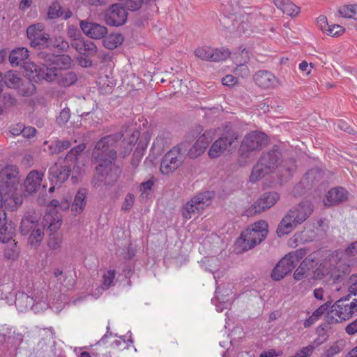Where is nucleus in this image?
Returning <instances> with one entry per match:
<instances>
[{
  "instance_id": "obj_1",
  "label": "nucleus",
  "mask_w": 357,
  "mask_h": 357,
  "mask_svg": "<svg viewBox=\"0 0 357 357\" xmlns=\"http://www.w3.org/2000/svg\"><path fill=\"white\" fill-rule=\"evenodd\" d=\"M123 136L122 131L106 135L96 142L92 152L93 160L98 163L96 172L101 178L100 182L113 185L119 178L121 170L115 164L116 147Z\"/></svg>"
},
{
  "instance_id": "obj_2",
  "label": "nucleus",
  "mask_w": 357,
  "mask_h": 357,
  "mask_svg": "<svg viewBox=\"0 0 357 357\" xmlns=\"http://www.w3.org/2000/svg\"><path fill=\"white\" fill-rule=\"evenodd\" d=\"M313 206L309 202H302L291 207L280 221L277 229L278 236L287 235L304 222L312 214Z\"/></svg>"
},
{
  "instance_id": "obj_3",
  "label": "nucleus",
  "mask_w": 357,
  "mask_h": 357,
  "mask_svg": "<svg viewBox=\"0 0 357 357\" xmlns=\"http://www.w3.org/2000/svg\"><path fill=\"white\" fill-rule=\"evenodd\" d=\"M282 162V154L278 149L263 153L257 163L253 167L250 181L252 183L260 180L265 175L272 172Z\"/></svg>"
},
{
  "instance_id": "obj_4",
  "label": "nucleus",
  "mask_w": 357,
  "mask_h": 357,
  "mask_svg": "<svg viewBox=\"0 0 357 357\" xmlns=\"http://www.w3.org/2000/svg\"><path fill=\"white\" fill-rule=\"evenodd\" d=\"M85 149L84 144H79L71 149L67 153L64 165L55 163L49 169V179L52 184L60 186L70 176V167L67 164L69 162H75L78 155Z\"/></svg>"
},
{
  "instance_id": "obj_5",
  "label": "nucleus",
  "mask_w": 357,
  "mask_h": 357,
  "mask_svg": "<svg viewBox=\"0 0 357 357\" xmlns=\"http://www.w3.org/2000/svg\"><path fill=\"white\" fill-rule=\"evenodd\" d=\"M61 224L62 219L58 213L54 211L46 213L43 216L41 224L29 234V244L35 248H38L44 238V229L47 227V230L50 231V235H52L59 230Z\"/></svg>"
},
{
  "instance_id": "obj_6",
  "label": "nucleus",
  "mask_w": 357,
  "mask_h": 357,
  "mask_svg": "<svg viewBox=\"0 0 357 357\" xmlns=\"http://www.w3.org/2000/svg\"><path fill=\"white\" fill-rule=\"evenodd\" d=\"M267 234V222L265 220H259L244 230L237 243L243 250L247 251L264 241Z\"/></svg>"
},
{
  "instance_id": "obj_7",
  "label": "nucleus",
  "mask_w": 357,
  "mask_h": 357,
  "mask_svg": "<svg viewBox=\"0 0 357 357\" xmlns=\"http://www.w3.org/2000/svg\"><path fill=\"white\" fill-rule=\"evenodd\" d=\"M356 312H357V298L353 299L349 302L347 298H341L337 301L331 306L330 311L326 313V321L333 324L349 319Z\"/></svg>"
},
{
  "instance_id": "obj_8",
  "label": "nucleus",
  "mask_w": 357,
  "mask_h": 357,
  "mask_svg": "<svg viewBox=\"0 0 357 357\" xmlns=\"http://www.w3.org/2000/svg\"><path fill=\"white\" fill-rule=\"evenodd\" d=\"M184 143L178 144L170 149L162 157L160 170L164 175H169L174 172L184 162L185 156L183 153Z\"/></svg>"
},
{
  "instance_id": "obj_9",
  "label": "nucleus",
  "mask_w": 357,
  "mask_h": 357,
  "mask_svg": "<svg viewBox=\"0 0 357 357\" xmlns=\"http://www.w3.org/2000/svg\"><path fill=\"white\" fill-rule=\"evenodd\" d=\"M213 197V193L209 191L196 195L183 206L182 209L183 218L188 220L193 215L198 214L200 211L209 205Z\"/></svg>"
},
{
  "instance_id": "obj_10",
  "label": "nucleus",
  "mask_w": 357,
  "mask_h": 357,
  "mask_svg": "<svg viewBox=\"0 0 357 357\" xmlns=\"http://www.w3.org/2000/svg\"><path fill=\"white\" fill-rule=\"evenodd\" d=\"M266 142V136L264 132L253 131L248 133L243 138L239 153L241 156L248 158L251 152L261 150Z\"/></svg>"
},
{
  "instance_id": "obj_11",
  "label": "nucleus",
  "mask_w": 357,
  "mask_h": 357,
  "mask_svg": "<svg viewBox=\"0 0 357 357\" xmlns=\"http://www.w3.org/2000/svg\"><path fill=\"white\" fill-rule=\"evenodd\" d=\"M20 178L18 169L15 166L8 165L0 172V190L4 194L17 191Z\"/></svg>"
},
{
  "instance_id": "obj_12",
  "label": "nucleus",
  "mask_w": 357,
  "mask_h": 357,
  "mask_svg": "<svg viewBox=\"0 0 357 357\" xmlns=\"http://www.w3.org/2000/svg\"><path fill=\"white\" fill-rule=\"evenodd\" d=\"M23 68L25 75L30 81L35 82H40L43 80L51 82L55 75L52 73L53 71L47 68L45 62L43 66H37L31 61L24 62Z\"/></svg>"
},
{
  "instance_id": "obj_13",
  "label": "nucleus",
  "mask_w": 357,
  "mask_h": 357,
  "mask_svg": "<svg viewBox=\"0 0 357 357\" xmlns=\"http://www.w3.org/2000/svg\"><path fill=\"white\" fill-rule=\"evenodd\" d=\"M27 37L31 45L35 48L50 47V36L44 31V26L41 24L29 26L26 29Z\"/></svg>"
},
{
  "instance_id": "obj_14",
  "label": "nucleus",
  "mask_w": 357,
  "mask_h": 357,
  "mask_svg": "<svg viewBox=\"0 0 357 357\" xmlns=\"http://www.w3.org/2000/svg\"><path fill=\"white\" fill-rule=\"evenodd\" d=\"M237 139L234 132H228L225 136L216 139L210 147L208 155L210 158H217L226 151L231 150L233 143Z\"/></svg>"
},
{
  "instance_id": "obj_15",
  "label": "nucleus",
  "mask_w": 357,
  "mask_h": 357,
  "mask_svg": "<svg viewBox=\"0 0 357 357\" xmlns=\"http://www.w3.org/2000/svg\"><path fill=\"white\" fill-rule=\"evenodd\" d=\"M280 199V195L276 192H268L264 193L247 211L246 215H253L260 213L273 206H274Z\"/></svg>"
},
{
  "instance_id": "obj_16",
  "label": "nucleus",
  "mask_w": 357,
  "mask_h": 357,
  "mask_svg": "<svg viewBox=\"0 0 357 357\" xmlns=\"http://www.w3.org/2000/svg\"><path fill=\"white\" fill-rule=\"evenodd\" d=\"M40 340L33 349L36 357H45L54 344L55 333L52 328L40 331Z\"/></svg>"
},
{
  "instance_id": "obj_17",
  "label": "nucleus",
  "mask_w": 357,
  "mask_h": 357,
  "mask_svg": "<svg viewBox=\"0 0 357 357\" xmlns=\"http://www.w3.org/2000/svg\"><path fill=\"white\" fill-rule=\"evenodd\" d=\"M128 17V12L120 3L112 5L105 14V23L112 26L123 25Z\"/></svg>"
},
{
  "instance_id": "obj_18",
  "label": "nucleus",
  "mask_w": 357,
  "mask_h": 357,
  "mask_svg": "<svg viewBox=\"0 0 357 357\" xmlns=\"http://www.w3.org/2000/svg\"><path fill=\"white\" fill-rule=\"evenodd\" d=\"M195 54L202 60L218 62L227 59L229 56L230 52L227 49L214 50L210 47L204 46L197 48Z\"/></svg>"
},
{
  "instance_id": "obj_19",
  "label": "nucleus",
  "mask_w": 357,
  "mask_h": 357,
  "mask_svg": "<svg viewBox=\"0 0 357 357\" xmlns=\"http://www.w3.org/2000/svg\"><path fill=\"white\" fill-rule=\"evenodd\" d=\"M40 57L46 63L47 68H55L62 70L70 67L72 59L67 54H54L41 52Z\"/></svg>"
},
{
  "instance_id": "obj_20",
  "label": "nucleus",
  "mask_w": 357,
  "mask_h": 357,
  "mask_svg": "<svg viewBox=\"0 0 357 357\" xmlns=\"http://www.w3.org/2000/svg\"><path fill=\"white\" fill-rule=\"evenodd\" d=\"M213 130L205 131L201 136H199L193 146L188 151L189 157L190 158H196L202 155L209 143L213 140Z\"/></svg>"
},
{
  "instance_id": "obj_21",
  "label": "nucleus",
  "mask_w": 357,
  "mask_h": 357,
  "mask_svg": "<svg viewBox=\"0 0 357 357\" xmlns=\"http://www.w3.org/2000/svg\"><path fill=\"white\" fill-rule=\"evenodd\" d=\"M349 192L342 187L332 188L326 194L324 199V205L332 206L345 202L349 199Z\"/></svg>"
},
{
  "instance_id": "obj_22",
  "label": "nucleus",
  "mask_w": 357,
  "mask_h": 357,
  "mask_svg": "<svg viewBox=\"0 0 357 357\" xmlns=\"http://www.w3.org/2000/svg\"><path fill=\"white\" fill-rule=\"evenodd\" d=\"M79 26L87 36L93 39L102 38L107 33V29L105 26L97 23L81 20Z\"/></svg>"
},
{
  "instance_id": "obj_23",
  "label": "nucleus",
  "mask_w": 357,
  "mask_h": 357,
  "mask_svg": "<svg viewBox=\"0 0 357 357\" xmlns=\"http://www.w3.org/2000/svg\"><path fill=\"white\" fill-rule=\"evenodd\" d=\"M295 266L292 259L286 255L273 270L271 277L274 280L279 281L290 273Z\"/></svg>"
},
{
  "instance_id": "obj_24",
  "label": "nucleus",
  "mask_w": 357,
  "mask_h": 357,
  "mask_svg": "<svg viewBox=\"0 0 357 357\" xmlns=\"http://www.w3.org/2000/svg\"><path fill=\"white\" fill-rule=\"evenodd\" d=\"M255 84L262 89L275 87L278 84V78L270 71L259 70L254 75Z\"/></svg>"
},
{
  "instance_id": "obj_25",
  "label": "nucleus",
  "mask_w": 357,
  "mask_h": 357,
  "mask_svg": "<svg viewBox=\"0 0 357 357\" xmlns=\"http://www.w3.org/2000/svg\"><path fill=\"white\" fill-rule=\"evenodd\" d=\"M43 176V172L36 170L30 172L24 183L25 192L28 195L36 192L40 187Z\"/></svg>"
},
{
  "instance_id": "obj_26",
  "label": "nucleus",
  "mask_w": 357,
  "mask_h": 357,
  "mask_svg": "<svg viewBox=\"0 0 357 357\" xmlns=\"http://www.w3.org/2000/svg\"><path fill=\"white\" fill-rule=\"evenodd\" d=\"M52 73L55 74L51 82L56 81L58 84L63 87H68L75 84L77 79L76 74L73 71L58 70L55 68H50Z\"/></svg>"
},
{
  "instance_id": "obj_27",
  "label": "nucleus",
  "mask_w": 357,
  "mask_h": 357,
  "mask_svg": "<svg viewBox=\"0 0 357 357\" xmlns=\"http://www.w3.org/2000/svg\"><path fill=\"white\" fill-rule=\"evenodd\" d=\"M317 266V262L310 256L306 257L297 268L294 273V278L296 280H301L310 275Z\"/></svg>"
},
{
  "instance_id": "obj_28",
  "label": "nucleus",
  "mask_w": 357,
  "mask_h": 357,
  "mask_svg": "<svg viewBox=\"0 0 357 357\" xmlns=\"http://www.w3.org/2000/svg\"><path fill=\"white\" fill-rule=\"evenodd\" d=\"M71 45L78 52L86 56L94 55L97 52L95 43L89 40H75Z\"/></svg>"
},
{
  "instance_id": "obj_29",
  "label": "nucleus",
  "mask_w": 357,
  "mask_h": 357,
  "mask_svg": "<svg viewBox=\"0 0 357 357\" xmlns=\"http://www.w3.org/2000/svg\"><path fill=\"white\" fill-rule=\"evenodd\" d=\"M29 52L26 47H17L13 50L9 54V62L12 66H18L24 62L28 61Z\"/></svg>"
},
{
  "instance_id": "obj_30",
  "label": "nucleus",
  "mask_w": 357,
  "mask_h": 357,
  "mask_svg": "<svg viewBox=\"0 0 357 357\" xmlns=\"http://www.w3.org/2000/svg\"><path fill=\"white\" fill-rule=\"evenodd\" d=\"M139 132L138 131H134L131 134L129 139H124L121 142V149H122V150L119 151V155L121 157L125 158L131 153V151L132 150V146L137 142V141L139 138Z\"/></svg>"
},
{
  "instance_id": "obj_31",
  "label": "nucleus",
  "mask_w": 357,
  "mask_h": 357,
  "mask_svg": "<svg viewBox=\"0 0 357 357\" xmlns=\"http://www.w3.org/2000/svg\"><path fill=\"white\" fill-rule=\"evenodd\" d=\"M40 225L36 218L29 215L23 218L20 222V230L22 235H29Z\"/></svg>"
},
{
  "instance_id": "obj_32",
  "label": "nucleus",
  "mask_w": 357,
  "mask_h": 357,
  "mask_svg": "<svg viewBox=\"0 0 357 357\" xmlns=\"http://www.w3.org/2000/svg\"><path fill=\"white\" fill-rule=\"evenodd\" d=\"M3 205L8 207L11 211L17 209L23 202L22 196L14 191L10 194H5Z\"/></svg>"
},
{
  "instance_id": "obj_33",
  "label": "nucleus",
  "mask_w": 357,
  "mask_h": 357,
  "mask_svg": "<svg viewBox=\"0 0 357 357\" xmlns=\"http://www.w3.org/2000/svg\"><path fill=\"white\" fill-rule=\"evenodd\" d=\"M6 245L3 248V256L5 258L10 260H15L17 259L20 253V249L17 246V243L15 240H9L6 242Z\"/></svg>"
},
{
  "instance_id": "obj_34",
  "label": "nucleus",
  "mask_w": 357,
  "mask_h": 357,
  "mask_svg": "<svg viewBox=\"0 0 357 357\" xmlns=\"http://www.w3.org/2000/svg\"><path fill=\"white\" fill-rule=\"evenodd\" d=\"M86 190L80 189L77 192L72 204V211L76 214L80 213L86 204Z\"/></svg>"
},
{
  "instance_id": "obj_35",
  "label": "nucleus",
  "mask_w": 357,
  "mask_h": 357,
  "mask_svg": "<svg viewBox=\"0 0 357 357\" xmlns=\"http://www.w3.org/2000/svg\"><path fill=\"white\" fill-rule=\"evenodd\" d=\"M124 38L122 34L116 33H112L103 39L104 46L109 50H114L122 44Z\"/></svg>"
},
{
  "instance_id": "obj_36",
  "label": "nucleus",
  "mask_w": 357,
  "mask_h": 357,
  "mask_svg": "<svg viewBox=\"0 0 357 357\" xmlns=\"http://www.w3.org/2000/svg\"><path fill=\"white\" fill-rule=\"evenodd\" d=\"M15 234V227L11 223L6 222L0 225V241L6 243V241L12 240Z\"/></svg>"
},
{
  "instance_id": "obj_37",
  "label": "nucleus",
  "mask_w": 357,
  "mask_h": 357,
  "mask_svg": "<svg viewBox=\"0 0 357 357\" xmlns=\"http://www.w3.org/2000/svg\"><path fill=\"white\" fill-rule=\"evenodd\" d=\"M34 301L32 297L29 296L26 294H20L17 296L15 299V305L20 309V311H24L31 308L34 305Z\"/></svg>"
},
{
  "instance_id": "obj_38",
  "label": "nucleus",
  "mask_w": 357,
  "mask_h": 357,
  "mask_svg": "<svg viewBox=\"0 0 357 357\" xmlns=\"http://www.w3.org/2000/svg\"><path fill=\"white\" fill-rule=\"evenodd\" d=\"M277 8H280L284 13L293 17L300 13V8L296 6L289 0H283L277 3Z\"/></svg>"
},
{
  "instance_id": "obj_39",
  "label": "nucleus",
  "mask_w": 357,
  "mask_h": 357,
  "mask_svg": "<svg viewBox=\"0 0 357 357\" xmlns=\"http://www.w3.org/2000/svg\"><path fill=\"white\" fill-rule=\"evenodd\" d=\"M4 82L8 88L16 89L22 84V79L17 73L10 70L5 75Z\"/></svg>"
},
{
  "instance_id": "obj_40",
  "label": "nucleus",
  "mask_w": 357,
  "mask_h": 357,
  "mask_svg": "<svg viewBox=\"0 0 357 357\" xmlns=\"http://www.w3.org/2000/svg\"><path fill=\"white\" fill-rule=\"evenodd\" d=\"M340 15L346 18H353L357 20V5H344L338 10Z\"/></svg>"
},
{
  "instance_id": "obj_41",
  "label": "nucleus",
  "mask_w": 357,
  "mask_h": 357,
  "mask_svg": "<svg viewBox=\"0 0 357 357\" xmlns=\"http://www.w3.org/2000/svg\"><path fill=\"white\" fill-rule=\"evenodd\" d=\"M116 271L113 270H107L105 271L102 275V287L103 289H107L110 287L114 285V279L116 277Z\"/></svg>"
},
{
  "instance_id": "obj_42",
  "label": "nucleus",
  "mask_w": 357,
  "mask_h": 357,
  "mask_svg": "<svg viewBox=\"0 0 357 357\" xmlns=\"http://www.w3.org/2000/svg\"><path fill=\"white\" fill-rule=\"evenodd\" d=\"M154 185L153 177L147 180L146 181L142 182L139 186V191L141 192L140 197L142 199L148 198L150 195L152 188Z\"/></svg>"
},
{
  "instance_id": "obj_43",
  "label": "nucleus",
  "mask_w": 357,
  "mask_h": 357,
  "mask_svg": "<svg viewBox=\"0 0 357 357\" xmlns=\"http://www.w3.org/2000/svg\"><path fill=\"white\" fill-rule=\"evenodd\" d=\"M321 176V173L317 169H310L304 176L302 179V184L307 185H312L315 180H318Z\"/></svg>"
},
{
  "instance_id": "obj_44",
  "label": "nucleus",
  "mask_w": 357,
  "mask_h": 357,
  "mask_svg": "<svg viewBox=\"0 0 357 357\" xmlns=\"http://www.w3.org/2000/svg\"><path fill=\"white\" fill-rule=\"evenodd\" d=\"M130 344H132V340L128 339L126 341L124 338L120 337L119 339L114 340L111 343L110 347L114 349L123 350L128 348Z\"/></svg>"
},
{
  "instance_id": "obj_45",
  "label": "nucleus",
  "mask_w": 357,
  "mask_h": 357,
  "mask_svg": "<svg viewBox=\"0 0 357 357\" xmlns=\"http://www.w3.org/2000/svg\"><path fill=\"white\" fill-rule=\"evenodd\" d=\"M50 47H56L58 48L59 50L65 51L69 47L68 43L66 40H65L63 38H56L54 40L50 39Z\"/></svg>"
},
{
  "instance_id": "obj_46",
  "label": "nucleus",
  "mask_w": 357,
  "mask_h": 357,
  "mask_svg": "<svg viewBox=\"0 0 357 357\" xmlns=\"http://www.w3.org/2000/svg\"><path fill=\"white\" fill-rule=\"evenodd\" d=\"M61 15V8L59 3H54L49 7L47 16L50 19H56Z\"/></svg>"
},
{
  "instance_id": "obj_47",
  "label": "nucleus",
  "mask_w": 357,
  "mask_h": 357,
  "mask_svg": "<svg viewBox=\"0 0 357 357\" xmlns=\"http://www.w3.org/2000/svg\"><path fill=\"white\" fill-rule=\"evenodd\" d=\"M135 203V196L132 193H128L126 195L121 210L126 212L130 211Z\"/></svg>"
},
{
  "instance_id": "obj_48",
  "label": "nucleus",
  "mask_w": 357,
  "mask_h": 357,
  "mask_svg": "<svg viewBox=\"0 0 357 357\" xmlns=\"http://www.w3.org/2000/svg\"><path fill=\"white\" fill-rule=\"evenodd\" d=\"M344 31V29L338 24L329 25L325 33L332 37H336L342 34Z\"/></svg>"
},
{
  "instance_id": "obj_49",
  "label": "nucleus",
  "mask_w": 357,
  "mask_h": 357,
  "mask_svg": "<svg viewBox=\"0 0 357 357\" xmlns=\"http://www.w3.org/2000/svg\"><path fill=\"white\" fill-rule=\"evenodd\" d=\"M306 255V251L304 249H299L294 252H291L287 255L291 259H292L293 262L296 265L301 259H303Z\"/></svg>"
},
{
  "instance_id": "obj_50",
  "label": "nucleus",
  "mask_w": 357,
  "mask_h": 357,
  "mask_svg": "<svg viewBox=\"0 0 357 357\" xmlns=\"http://www.w3.org/2000/svg\"><path fill=\"white\" fill-rule=\"evenodd\" d=\"M331 302H326L314 310L312 314L319 319L325 312L328 313V312L330 311L329 308H331Z\"/></svg>"
},
{
  "instance_id": "obj_51",
  "label": "nucleus",
  "mask_w": 357,
  "mask_h": 357,
  "mask_svg": "<svg viewBox=\"0 0 357 357\" xmlns=\"http://www.w3.org/2000/svg\"><path fill=\"white\" fill-rule=\"evenodd\" d=\"M143 3L144 0H127L126 5L130 10L136 11L141 8Z\"/></svg>"
},
{
  "instance_id": "obj_52",
  "label": "nucleus",
  "mask_w": 357,
  "mask_h": 357,
  "mask_svg": "<svg viewBox=\"0 0 357 357\" xmlns=\"http://www.w3.org/2000/svg\"><path fill=\"white\" fill-rule=\"evenodd\" d=\"M70 118V109L64 108L60 112L59 116L57 118V121H58L59 123H66L69 121Z\"/></svg>"
},
{
  "instance_id": "obj_53",
  "label": "nucleus",
  "mask_w": 357,
  "mask_h": 357,
  "mask_svg": "<svg viewBox=\"0 0 357 357\" xmlns=\"http://www.w3.org/2000/svg\"><path fill=\"white\" fill-rule=\"evenodd\" d=\"M317 24L319 28L324 33L326 31L329 26L327 18L324 15H320L317 17Z\"/></svg>"
},
{
  "instance_id": "obj_54",
  "label": "nucleus",
  "mask_w": 357,
  "mask_h": 357,
  "mask_svg": "<svg viewBox=\"0 0 357 357\" xmlns=\"http://www.w3.org/2000/svg\"><path fill=\"white\" fill-rule=\"evenodd\" d=\"M61 240L59 237L52 236L50 238L47 245L51 250H57L60 248Z\"/></svg>"
},
{
  "instance_id": "obj_55",
  "label": "nucleus",
  "mask_w": 357,
  "mask_h": 357,
  "mask_svg": "<svg viewBox=\"0 0 357 357\" xmlns=\"http://www.w3.org/2000/svg\"><path fill=\"white\" fill-rule=\"evenodd\" d=\"M341 351L342 348L337 344H334L324 352V356L326 357H333L335 355L339 354Z\"/></svg>"
},
{
  "instance_id": "obj_56",
  "label": "nucleus",
  "mask_w": 357,
  "mask_h": 357,
  "mask_svg": "<svg viewBox=\"0 0 357 357\" xmlns=\"http://www.w3.org/2000/svg\"><path fill=\"white\" fill-rule=\"evenodd\" d=\"M350 286L349 291L350 294L357 295V275L353 274L349 279Z\"/></svg>"
},
{
  "instance_id": "obj_57",
  "label": "nucleus",
  "mask_w": 357,
  "mask_h": 357,
  "mask_svg": "<svg viewBox=\"0 0 357 357\" xmlns=\"http://www.w3.org/2000/svg\"><path fill=\"white\" fill-rule=\"evenodd\" d=\"M344 254L348 257L357 255V241L349 244L344 250Z\"/></svg>"
},
{
  "instance_id": "obj_58",
  "label": "nucleus",
  "mask_w": 357,
  "mask_h": 357,
  "mask_svg": "<svg viewBox=\"0 0 357 357\" xmlns=\"http://www.w3.org/2000/svg\"><path fill=\"white\" fill-rule=\"evenodd\" d=\"M236 82L237 78L232 75H227L222 79V84L228 86H234Z\"/></svg>"
},
{
  "instance_id": "obj_59",
  "label": "nucleus",
  "mask_w": 357,
  "mask_h": 357,
  "mask_svg": "<svg viewBox=\"0 0 357 357\" xmlns=\"http://www.w3.org/2000/svg\"><path fill=\"white\" fill-rule=\"evenodd\" d=\"M314 350L313 346H307L302 348V349L298 352L297 357H309Z\"/></svg>"
},
{
  "instance_id": "obj_60",
  "label": "nucleus",
  "mask_w": 357,
  "mask_h": 357,
  "mask_svg": "<svg viewBox=\"0 0 357 357\" xmlns=\"http://www.w3.org/2000/svg\"><path fill=\"white\" fill-rule=\"evenodd\" d=\"M36 133V129L33 127H25L24 126L22 136L26 138L33 137Z\"/></svg>"
},
{
  "instance_id": "obj_61",
  "label": "nucleus",
  "mask_w": 357,
  "mask_h": 357,
  "mask_svg": "<svg viewBox=\"0 0 357 357\" xmlns=\"http://www.w3.org/2000/svg\"><path fill=\"white\" fill-rule=\"evenodd\" d=\"M24 126L22 123H17L10 127V132L14 136L22 135Z\"/></svg>"
},
{
  "instance_id": "obj_62",
  "label": "nucleus",
  "mask_w": 357,
  "mask_h": 357,
  "mask_svg": "<svg viewBox=\"0 0 357 357\" xmlns=\"http://www.w3.org/2000/svg\"><path fill=\"white\" fill-rule=\"evenodd\" d=\"M56 149L58 152H61L70 146V143L69 141H57L56 142Z\"/></svg>"
},
{
  "instance_id": "obj_63",
  "label": "nucleus",
  "mask_w": 357,
  "mask_h": 357,
  "mask_svg": "<svg viewBox=\"0 0 357 357\" xmlns=\"http://www.w3.org/2000/svg\"><path fill=\"white\" fill-rule=\"evenodd\" d=\"M3 102L4 105L8 107L15 105L17 102L16 99L10 94H4L3 98Z\"/></svg>"
},
{
  "instance_id": "obj_64",
  "label": "nucleus",
  "mask_w": 357,
  "mask_h": 357,
  "mask_svg": "<svg viewBox=\"0 0 357 357\" xmlns=\"http://www.w3.org/2000/svg\"><path fill=\"white\" fill-rule=\"evenodd\" d=\"M346 332L349 335H354L357 333V319L353 322L347 325L345 328Z\"/></svg>"
}]
</instances>
